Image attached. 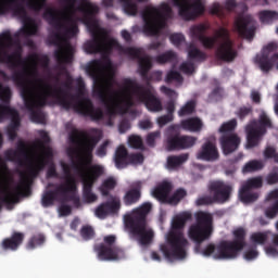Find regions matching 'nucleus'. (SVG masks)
<instances>
[{"label":"nucleus","instance_id":"58836bf2","mask_svg":"<svg viewBox=\"0 0 278 278\" xmlns=\"http://www.w3.org/2000/svg\"><path fill=\"white\" fill-rule=\"evenodd\" d=\"M278 45L277 42H269L267 46H265L260 54L256 55L255 58V64H257L260 68V60L263 58H266L267 60H270L273 55L270 53H275L277 51Z\"/></svg>","mask_w":278,"mask_h":278},{"label":"nucleus","instance_id":"f03ea898","mask_svg":"<svg viewBox=\"0 0 278 278\" xmlns=\"http://www.w3.org/2000/svg\"><path fill=\"white\" fill-rule=\"evenodd\" d=\"M88 75L93 79V94L98 97L111 112L119 110L122 114H127L134 108V97L144 103L150 112H162V101L151 92L150 88L138 84L131 78H125L122 83L123 90H114L116 78L105 77L103 72L105 65L101 60H93L86 68Z\"/></svg>","mask_w":278,"mask_h":278},{"label":"nucleus","instance_id":"f257e3e1","mask_svg":"<svg viewBox=\"0 0 278 278\" xmlns=\"http://www.w3.org/2000/svg\"><path fill=\"white\" fill-rule=\"evenodd\" d=\"M27 75H34V72L27 71V68L15 72L13 81L21 88L24 105L30 112L33 123H46L47 117L40 109L47 105L49 98L54 99L63 110H74L76 114L86 116L93 123H101L105 118L103 109L94 106L90 98H81L79 93H71V90H73V77L71 75H67L65 81H60V76H54L53 86L42 78H36L35 84L39 89L38 93L27 85Z\"/></svg>","mask_w":278,"mask_h":278},{"label":"nucleus","instance_id":"0eeeda50","mask_svg":"<svg viewBox=\"0 0 278 278\" xmlns=\"http://www.w3.org/2000/svg\"><path fill=\"white\" fill-rule=\"evenodd\" d=\"M210 29V24H198L190 28L192 38L199 40L204 49H214L218 38H222L224 41L217 47L215 51V56L222 62H233L238 58V50H236L233 40L229 37V30L226 28H219L217 36L208 37L205 36Z\"/></svg>","mask_w":278,"mask_h":278},{"label":"nucleus","instance_id":"2eb2a0df","mask_svg":"<svg viewBox=\"0 0 278 278\" xmlns=\"http://www.w3.org/2000/svg\"><path fill=\"white\" fill-rule=\"evenodd\" d=\"M126 55H129L132 60H138L139 64V74L142 77L143 81H147L148 86L151 81H162L163 73L161 71L152 72L149 76V72L153 68V63L151 62V56L143 55L142 49L140 48H126L124 50Z\"/></svg>","mask_w":278,"mask_h":278},{"label":"nucleus","instance_id":"603ef678","mask_svg":"<svg viewBox=\"0 0 278 278\" xmlns=\"http://www.w3.org/2000/svg\"><path fill=\"white\" fill-rule=\"evenodd\" d=\"M195 109L197 103H194V101H189L178 111V116H190V114L194 113Z\"/></svg>","mask_w":278,"mask_h":278},{"label":"nucleus","instance_id":"412c9836","mask_svg":"<svg viewBox=\"0 0 278 278\" xmlns=\"http://www.w3.org/2000/svg\"><path fill=\"white\" fill-rule=\"evenodd\" d=\"M208 192L215 199V203L223 205V203H227L231 199L233 186L223 180H213L208 184Z\"/></svg>","mask_w":278,"mask_h":278},{"label":"nucleus","instance_id":"4d7b16f0","mask_svg":"<svg viewBox=\"0 0 278 278\" xmlns=\"http://www.w3.org/2000/svg\"><path fill=\"white\" fill-rule=\"evenodd\" d=\"M10 99H12V89H10V87H3L0 83V101L10 103Z\"/></svg>","mask_w":278,"mask_h":278},{"label":"nucleus","instance_id":"2f4dec72","mask_svg":"<svg viewBox=\"0 0 278 278\" xmlns=\"http://www.w3.org/2000/svg\"><path fill=\"white\" fill-rule=\"evenodd\" d=\"M113 162L118 170H123V168L129 166V151H127L125 146L117 147L113 156Z\"/></svg>","mask_w":278,"mask_h":278},{"label":"nucleus","instance_id":"09e8293b","mask_svg":"<svg viewBox=\"0 0 278 278\" xmlns=\"http://www.w3.org/2000/svg\"><path fill=\"white\" fill-rule=\"evenodd\" d=\"M214 86H215V88L208 94V99H211L213 101H218V100L223 99V94H225V89H223V87H220V83L218 81V79L214 80Z\"/></svg>","mask_w":278,"mask_h":278},{"label":"nucleus","instance_id":"9b49d317","mask_svg":"<svg viewBox=\"0 0 278 278\" xmlns=\"http://www.w3.org/2000/svg\"><path fill=\"white\" fill-rule=\"evenodd\" d=\"M9 12L21 18L23 23V27L14 34V38H21V36L29 38L38 34V24L35 18L27 15L25 0H0V15Z\"/></svg>","mask_w":278,"mask_h":278},{"label":"nucleus","instance_id":"b1692460","mask_svg":"<svg viewBox=\"0 0 278 278\" xmlns=\"http://www.w3.org/2000/svg\"><path fill=\"white\" fill-rule=\"evenodd\" d=\"M121 212V198L111 195V200L100 204L96 208L98 218H105L108 214H118Z\"/></svg>","mask_w":278,"mask_h":278},{"label":"nucleus","instance_id":"5701e85b","mask_svg":"<svg viewBox=\"0 0 278 278\" xmlns=\"http://www.w3.org/2000/svg\"><path fill=\"white\" fill-rule=\"evenodd\" d=\"M235 25L241 38L253 40L255 37V21L251 15H240L236 20Z\"/></svg>","mask_w":278,"mask_h":278},{"label":"nucleus","instance_id":"680f3d73","mask_svg":"<svg viewBox=\"0 0 278 278\" xmlns=\"http://www.w3.org/2000/svg\"><path fill=\"white\" fill-rule=\"evenodd\" d=\"M128 142L132 149H144V143L142 142V137L132 135L128 138Z\"/></svg>","mask_w":278,"mask_h":278},{"label":"nucleus","instance_id":"13d9d810","mask_svg":"<svg viewBox=\"0 0 278 278\" xmlns=\"http://www.w3.org/2000/svg\"><path fill=\"white\" fill-rule=\"evenodd\" d=\"M267 186H275L278 184V166H275L265 178Z\"/></svg>","mask_w":278,"mask_h":278},{"label":"nucleus","instance_id":"338daca9","mask_svg":"<svg viewBox=\"0 0 278 278\" xmlns=\"http://www.w3.org/2000/svg\"><path fill=\"white\" fill-rule=\"evenodd\" d=\"M181 73H185V75H192L194 73V63L193 62H184L180 65Z\"/></svg>","mask_w":278,"mask_h":278},{"label":"nucleus","instance_id":"ddd939ff","mask_svg":"<svg viewBox=\"0 0 278 278\" xmlns=\"http://www.w3.org/2000/svg\"><path fill=\"white\" fill-rule=\"evenodd\" d=\"M273 122L266 113H262L258 121L252 119L245 126L247 134V149H255L262 142V138L266 136L268 129H273Z\"/></svg>","mask_w":278,"mask_h":278},{"label":"nucleus","instance_id":"a18cd8bd","mask_svg":"<svg viewBox=\"0 0 278 278\" xmlns=\"http://www.w3.org/2000/svg\"><path fill=\"white\" fill-rule=\"evenodd\" d=\"M186 197H188V191H186L184 188H179L172 195H169L167 205H179V202L182 199H186Z\"/></svg>","mask_w":278,"mask_h":278},{"label":"nucleus","instance_id":"7c9ffc66","mask_svg":"<svg viewBox=\"0 0 278 278\" xmlns=\"http://www.w3.org/2000/svg\"><path fill=\"white\" fill-rule=\"evenodd\" d=\"M170 192H173V184L168 181H163L157 187L154 188V190L152 191V197L160 201V203L168 205Z\"/></svg>","mask_w":278,"mask_h":278},{"label":"nucleus","instance_id":"5fc2aeb1","mask_svg":"<svg viewBox=\"0 0 278 278\" xmlns=\"http://www.w3.org/2000/svg\"><path fill=\"white\" fill-rule=\"evenodd\" d=\"M173 81H177V84H184V76L177 71H169L165 77L166 84H173Z\"/></svg>","mask_w":278,"mask_h":278},{"label":"nucleus","instance_id":"49530a36","mask_svg":"<svg viewBox=\"0 0 278 278\" xmlns=\"http://www.w3.org/2000/svg\"><path fill=\"white\" fill-rule=\"evenodd\" d=\"M176 60H177V53H175L173 50L159 54L155 58V62L157 64H170L173 62H176Z\"/></svg>","mask_w":278,"mask_h":278},{"label":"nucleus","instance_id":"864d4df0","mask_svg":"<svg viewBox=\"0 0 278 278\" xmlns=\"http://www.w3.org/2000/svg\"><path fill=\"white\" fill-rule=\"evenodd\" d=\"M138 164H144V155L140 152L128 153V166H138Z\"/></svg>","mask_w":278,"mask_h":278},{"label":"nucleus","instance_id":"423d86ee","mask_svg":"<svg viewBox=\"0 0 278 278\" xmlns=\"http://www.w3.org/2000/svg\"><path fill=\"white\" fill-rule=\"evenodd\" d=\"M77 10L83 12V23H85L92 37V40L87 41L84 46L86 53L90 55L94 53L110 55L113 49L118 47V41L108 38L105 30L99 28V20H97V14L100 11L99 5L88 0H81Z\"/></svg>","mask_w":278,"mask_h":278},{"label":"nucleus","instance_id":"052dcab7","mask_svg":"<svg viewBox=\"0 0 278 278\" xmlns=\"http://www.w3.org/2000/svg\"><path fill=\"white\" fill-rule=\"evenodd\" d=\"M216 203V200L213 195H202L195 200V205L198 207H201L202 205H214Z\"/></svg>","mask_w":278,"mask_h":278},{"label":"nucleus","instance_id":"f704fd0d","mask_svg":"<svg viewBox=\"0 0 278 278\" xmlns=\"http://www.w3.org/2000/svg\"><path fill=\"white\" fill-rule=\"evenodd\" d=\"M188 58L192 62H205L207 60V54L201 51L194 43H190L187 48Z\"/></svg>","mask_w":278,"mask_h":278},{"label":"nucleus","instance_id":"774afa93","mask_svg":"<svg viewBox=\"0 0 278 278\" xmlns=\"http://www.w3.org/2000/svg\"><path fill=\"white\" fill-rule=\"evenodd\" d=\"M278 214V200L274 203L273 206H269L266 211H265V216L267 218H275Z\"/></svg>","mask_w":278,"mask_h":278},{"label":"nucleus","instance_id":"4c0bfd02","mask_svg":"<svg viewBox=\"0 0 278 278\" xmlns=\"http://www.w3.org/2000/svg\"><path fill=\"white\" fill-rule=\"evenodd\" d=\"M190 157L189 153H182L180 155H170L167 157V168H179L181 164H186Z\"/></svg>","mask_w":278,"mask_h":278},{"label":"nucleus","instance_id":"37998d69","mask_svg":"<svg viewBox=\"0 0 278 278\" xmlns=\"http://www.w3.org/2000/svg\"><path fill=\"white\" fill-rule=\"evenodd\" d=\"M195 253L203 255V257H214V260H225V258H215L216 253H218V245L214 243H208L204 249L194 250Z\"/></svg>","mask_w":278,"mask_h":278},{"label":"nucleus","instance_id":"9d476101","mask_svg":"<svg viewBox=\"0 0 278 278\" xmlns=\"http://www.w3.org/2000/svg\"><path fill=\"white\" fill-rule=\"evenodd\" d=\"M143 21V34L146 36H160L162 29H166L169 18H173V9L166 2L159 5H148L141 12Z\"/></svg>","mask_w":278,"mask_h":278},{"label":"nucleus","instance_id":"39448f33","mask_svg":"<svg viewBox=\"0 0 278 278\" xmlns=\"http://www.w3.org/2000/svg\"><path fill=\"white\" fill-rule=\"evenodd\" d=\"M0 62L8 64L9 68L13 71L11 79L14 81V73H23L26 68L28 73H33L26 76V86L29 84V79H40L38 77V62H40V55L33 53L23 59V48L21 43L15 42L12 38L10 30H7L0 35Z\"/></svg>","mask_w":278,"mask_h":278},{"label":"nucleus","instance_id":"e2e57ef3","mask_svg":"<svg viewBox=\"0 0 278 278\" xmlns=\"http://www.w3.org/2000/svg\"><path fill=\"white\" fill-rule=\"evenodd\" d=\"M210 14L223 18L225 16L223 5H220V3L218 2L213 3L212 7L210 8Z\"/></svg>","mask_w":278,"mask_h":278},{"label":"nucleus","instance_id":"20e7f679","mask_svg":"<svg viewBox=\"0 0 278 278\" xmlns=\"http://www.w3.org/2000/svg\"><path fill=\"white\" fill-rule=\"evenodd\" d=\"M64 5L62 16L54 9H47L43 12V18L48 25H51L55 33L50 36V43L58 49L54 51V58L59 64H71L73 62V53L75 48L66 38L77 36L79 27L77 20H75V12H77V0H59Z\"/></svg>","mask_w":278,"mask_h":278},{"label":"nucleus","instance_id":"6e6552de","mask_svg":"<svg viewBox=\"0 0 278 278\" xmlns=\"http://www.w3.org/2000/svg\"><path fill=\"white\" fill-rule=\"evenodd\" d=\"M192 220V213L182 212L178 214L172 224L173 230L167 236V244H161L160 251L166 260H186L188 257L189 242L181 229L186 227V223ZM169 247V248H168Z\"/></svg>","mask_w":278,"mask_h":278},{"label":"nucleus","instance_id":"cd10ccee","mask_svg":"<svg viewBox=\"0 0 278 278\" xmlns=\"http://www.w3.org/2000/svg\"><path fill=\"white\" fill-rule=\"evenodd\" d=\"M61 166L65 175V182L59 186V190H62V192H71V194H75V192H77V179L74 178L73 174H71V167L66 163H62Z\"/></svg>","mask_w":278,"mask_h":278},{"label":"nucleus","instance_id":"4be33fe9","mask_svg":"<svg viewBox=\"0 0 278 278\" xmlns=\"http://www.w3.org/2000/svg\"><path fill=\"white\" fill-rule=\"evenodd\" d=\"M264 186V180L262 176L252 177L248 179L239 190V198L242 203H255L260 199V194L256 192H251V190H257Z\"/></svg>","mask_w":278,"mask_h":278},{"label":"nucleus","instance_id":"a19ab883","mask_svg":"<svg viewBox=\"0 0 278 278\" xmlns=\"http://www.w3.org/2000/svg\"><path fill=\"white\" fill-rule=\"evenodd\" d=\"M116 178L109 177L103 180L102 185L99 187V190L102 194V197H110V192L116 188Z\"/></svg>","mask_w":278,"mask_h":278},{"label":"nucleus","instance_id":"f8f14e48","mask_svg":"<svg viewBox=\"0 0 278 278\" xmlns=\"http://www.w3.org/2000/svg\"><path fill=\"white\" fill-rule=\"evenodd\" d=\"M214 233V217L207 212L200 211L195 214V223L188 229V237L193 242L194 251L201 250V244L210 240Z\"/></svg>","mask_w":278,"mask_h":278},{"label":"nucleus","instance_id":"aec40b11","mask_svg":"<svg viewBox=\"0 0 278 278\" xmlns=\"http://www.w3.org/2000/svg\"><path fill=\"white\" fill-rule=\"evenodd\" d=\"M5 118H11V123L7 128L9 140H16V137L18 136L17 131L21 127V115L16 109L0 103V123H3Z\"/></svg>","mask_w":278,"mask_h":278},{"label":"nucleus","instance_id":"a878e982","mask_svg":"<svg viewBox=\"0 0 278 278\" xmlns=\"http://www.w3.org/2000/svg\"><path fill=\"white\" fill-rule=\"evenodd\" d=\"M219 142H220L222 151L224 155H231V153H235V151H238L242 140L240 139L238 134H230V135H222Z\"/></svg>","mask_w":278,"mask_h":278},{"label":"nucleus","instance_id":"7ed1b4c3","mask_svg":"<svg viewBox=\"0 0 278 278\" xmlns=\"http://www.w3.org/2000/svg\"><path fill=\"white\" fill-rule=\"evenodd\" d=\"M68 138L72 144L80 148V154L79 149H70L68 156L78 155L76 168L83 184V199L85 203H97L99 197L92 192V188H94L99 177L103 175L104 169L101 165H92L89 169L88 166L92 164V153L103 138V131L99 128H90L88 131L73 128Z\"/></svg>","mask_w":278,"mask_h":278},{"label":"nucleus","instance_id":"c85d7f7f","mask_svg":"<svg viewBox=\"0 0 278 278\" xmlns=\"http://www.w3.org/2000/svg\"><path fill=\"white\" fill-rule=\"evenodd\" d=\"M25 241V233L14 231L11 237L4 238L0 244L2 251H18Z\"/></svg>","mask_w":278,"mask_h":278},{"label":"nucleus","instance_id":"bb28decb","mask_svg":"<svg viewBox=\"0 0 278 278\" xmlns=\"http://www.w3.org/2000/svg\"><path fill=\"white\" fill-rule=\"evenodd\" d=\"M68 194H71V192H63L59 186L56 187V189L49 190L43 193L41 199V205L43 207H51V205H53V203L58 201V197H61V201L63 203H66L68 201Z\"/></svg>","mask_w":278,"mask_h":278},{"label":"nucleus","instance_id":"a211bd4d","mask_svg":"<svg viewBox=\"0 0 278 278\" xmlns=\"http://www.w3.org/2000/svg\"><path fill=\"white\" fill-rule=\"evenodd\" d=\"M199 138L190 135H181L177 130L176 125H172L167 129L165 147L167 151H186L192 149L197 144Z\"/></svg>","mask_w":278,"mask_h":278},{"label":"nucleus","instance_id":"473e14b6","mask_svg":"<svg viewBox=\"0 0 278 278\" xmlns=\"http://www.w3.org/2000/svg\"><path fill=\"white\" fill-rule=\"evenodd\" d=\"M278 71V53H274L270 59H267L266 56H263L260 60V67L263 73H270L273 71V67Z\"/></svg>","mask_w":278,"mask_h":278},{"label":"nucleus","instance_id":"c756f323","mask_svg":"<svg viewBox=\"0 0 278 278\" xmlns=\"http://www.w3.org/2000/svg\"><path fill=\"white\" fill-rule=\"evenodd\" d=\"M38 149L42 150L41 155L38 156L36 164L34 165L35 168L45 170L49 164H51V160H53V150L51 148H45V142L38 141L37 142Z\"/></svg>","mask_w":278,"mask_h":278},{"label":"nucleus","instance_id":"c9c22d12","mask_svg":"<svg viewBox=\"0 0 278 278\" xmlns=\"http://www.w3.org/2000/svg\"><path fill=\"white\" fill-rule=\"evenodd\" d=\"M180 126L186 131H201L203 127V122L199 117H190L180 122Z\"/></svg>","mask_w":278,"mask_h":278},{"label":"nucleus","instance_id":"bf43d9fd","mask_svg":"<svg viewBox=\"0 0 278 278\" xmlns=\"http://www.w3.org/2000/svg\"><path fill=\"white\" fill-rule=\"evenodd\" d=\"M251 114H253V106H241L236 112V116H238L239 121H244V118L251 116Z\"/></svg>","mask_w":278,"mask_h":278},{"label":"nucleus","instance_id":"f3484780","mask_svg":"<svg viewBox=\"0 0 278 278\" xmlns=\"http://www.w3.org/2000/svg\"><path fill=\"white\" fill-rule=\"evenodd\" d=\"M104 243L96 245V253L101 262H118L125 260V250L116 244V235H108L103 238Z\"/></svg>","mask_w":278,"mask_h":278},{"label":"nucleus","instance_id":"6e6d98bb","mask_svg":"<svg viewBox=\"0 0 278 278\" xmlns=\"http://www.w3.org/2000/svg\"><path fill=\"white\" fill-rule=\"evenodd\" d=\"M250 240L254 244H266L268 241V235L266 232H253Z\"/></svg>","mask_w":278,"mask_h":278},{"label":"nucleus","instance_id":"4468645a","mask_svg":"<svg viewBox=\"0 0 278 278\" xmlns=\"http://www.w3.org/2000/svg\"><path fill=\"white\" fill-rule=\"evenodd\" d=\"M235 240H224L217 244L216 260H235L238 253L247 247V231L243 228H238L233 231Z\"/></svg>","mask_w":278,"mask_h":278},{"label":"nucleus","instance_id":"72a5a7b5","mask_svg":"<svg viewBox=\"0 0 278 278\" xmlns=\"http://www.w3.org/2000/svg\"><path fill=\"white\" fill-rule=\"evenodd\" d=\"M142 197V192L140 191L139 188H132L126 191V193L123 197L124 205L126 206H131L136 205L138 201H140Z\"/></svg>","mask_w":278,"mask_h":278},{"label":"nucleus","instance_id":"0e129e2a","mask_svg":"<svg viewBox=\"0 0 278 278\" xmlns=\"http://www.w3.org/2000/svg\"><path fill=\"white\" fill-rule=\"evenodd\" d=\"M80 236L85 240H92L94 238V229L91 226H83L80 229Z\"/></svg>","mask_w":278,"mask_h":278},{"label":"nucleus","instance_id":"393cba45","mask_svg":"<svg viewBox=\"0 0 278 278\" xmlns=\"http://www.w3.org/2000/svg\"><path fill=\"white\" fill-rule=\"evenodd\" d=\"M218 157H220L218 148L210 140L205 141L197 153V160H202V162H216Z\"/></svg>","mask_w":278,"mask_h":278},{"label":"nucleus","instance_id":"79ce46f5","mask_svg":"<svg viewBox=\"0 0 278 278\" xmlns=\"http://www.w3.org/2000/svg\"><path fill=\"white\" fill-rule=\"evenodd\" d=\"M260 21L261 23H264L265 25H273L275 21H278V12L277 11H261L260 14Z\"/></svg>","mask_w":278,"mask_h":278},{"label":"nucleus","instance_id":"69168bd1","mask_svg":"<svg viewBox=\"0 0 278 278\" xmlns=\"http://www.w3.org/2000/svg\"><path fill=\"white\" fill-rule=\"evenodd\" d=\"M110 144H112V141L110 140H105L103 143H101L97 151H96V155L98 157H105V155H108V147H110Z\"/></svg>","mask_w":278,"mask_h":278},{"label":"nucleus","instance_id":"6ab92c4d","mask_svg":"<svg viewBox=\"0 0 278 278\" xmlns=\"http://www.w3.org/2000/svg\"><path fill=\"white\" fill-rule=\"evenodd\" d=\"M172 2L178 8V14L185 21H194L205 14V4L202 0H172Z\"/></svg>","mask_w":278,"mask_h":278},{"label":"nucleus","instance_id":"dca6fc26","mask_svg":"<svg viewBox=\"0 0 278 278\" xmlns=\"http://www.w3.org/2000/svg\"><path fill=\"white\" fill-rule=\"evenodd\" d=\"M38 175H40V172L37 167H35V165H31L27 173L21 172V184L17 185L12 192L7 193V195L1 199L2 203L7 205L9 210H12V205L21 201L23 190H25V188H29Z\"/></svg>","mask_w":278,"mask_h":278},{"label":"nucleus","instance_id":"c03bdc74","mask_svg":"<svg viewBox=\"0 0 278 278\" xmlns=\"http://www.w3.org/2000/svg\"><path fill=\"white\" fill-rule=\"evenodd\" d=\"M264 168V162L260 160H252L244 164L242 173H257Z\"/></svg>","mask_w":278,"mask_h":278},{"label":"nucleus","instance_id":"3c124183","mask_svg":"<svg viewBox=\"0 0 278 278\" xmlns=\"http://www.w3.org/2000/svg\"><path fill=\"white\" fill-rule=\"evenodd\" d=\"M26 7L34 12H40V10L47 8V0H27Z\"/></svg>","mask_w":278,"mask_h":278},{"label":"nucleus","instance_id":"e433bc0d","mask_svg":"<svg viewBox=\"0 0 278 278\" xmlns=\"http://www.w3.org/2000/svg\"><path fill=\"white\" fill-rule=\"evenodd\" d=\"M47 242V236L42 232H38L33 235L27 243H26V249L27 251H34V249H38V247H42Z\"/></svg>","mask_w":278,"mask_h":278},{"label":"nucleus","instance_id":"8fccbe9b","mask_svg":"<svg viewBox=\"0 0 278 278\" xmlns=\"http://www.w3.org/2000/svg\"><path fill=\"white\" fill-rule=\"evenodd\" d=\"M121 2L126 14H129V16H136L138 14V4L134 0H121Z\"/></svg>","mask_w":278,"mask_h":278},{"label":"nucleus","instance_id":"ea45409f","mask_svg":"<svg viewBox=\"0 0 278 278\" xmlns=\"http://www.w3.org/2000/svg\"><path fill=\"white\" fill-rule=\"evenodd\" d=\"M10 184H14V177L10 174H5L3 178L0 180V194H3L5 197L8 193L12 192L10 191ZM3 197L0 198L1 203H3ZM1 210V205H0Z\"/></svg>","mask_w":278,"mask_h":278},{"label":"nucleus","instance_id":"de8ad7c7","mask_svg":"<svg viewBox=\"0 0 278 278\" xmlns=\"http://www.w3.org/2000/svg\"><path fill=\"white\" fill-rule=\"evenodd\" d=\"M236 127H238V121L236 118H232L219 127L218 131L219 134H223V136H229L230 134H236Z\"/></svg>","mask_w":278,"mask_h":278},{"label":"nucleus","instance_id":"1a4fd4ad","mask_svg":"<svg viewBox=\"0 0 278 278\" xmlns=\"http://www.w3.org/2000/svg\"><path fill=\"white\" fill-rule=\"evenodd\" d=\"M151 210H153V204L144 202L139 207L132 210L130 214L124 216L126 229H128L129 233L136 238L141 247H149L153 242V238H155V232L147 223V216H149Z\"/></svg>","mask_w":278,"mask_h":278}]
</instances>
